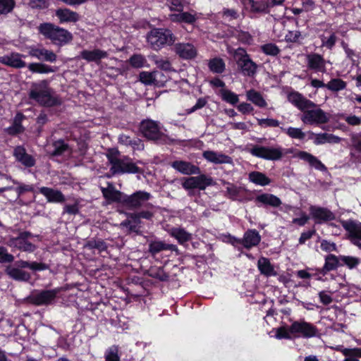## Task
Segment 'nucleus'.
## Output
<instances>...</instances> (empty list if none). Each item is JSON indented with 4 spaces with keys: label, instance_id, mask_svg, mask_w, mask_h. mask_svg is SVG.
Here are the masks:
<instances>
[{
    "label": "nucleus",
    "instance_id": "7",
    "mask_svg": "<svg viewBox=\"0 0 361 361\" xmlns=\"http://www.w3.org/2000/svg\"><path fill=\"white\" fill-rule=\"evenodd\" d=\"M236 64L244 76L253 78L257 71L258 66L251 59L246 50L238 48L235 51Z\"/></svg>",
    "mask_w": 361,
    "mask_h": 361
},
{
    "label": "nucleus",
    "instance_id": "23",
    "mask_svg": "<svg viewBox=\"0 0 361 361\" xmlns=\"http://www.w3.org/2000/svg\"><path fill=\"white\" fill-rule=\"evenodd\" d=\"M55 16L59 19V23H75L80 19V16L76 11L68 8H60L56 10Z\"/></svg>",
    "mask_w": 361,
    "mask_h": 361
},
{
    "label": "nucleus",
    "instance_id": "61",
    "mask_svg": "<svg viewBox=\"0 0 361 361\" xmlns=\"http://www.w3.org/2000/svg\"><path fill=\"white\" fill-rule=\"evenodd\" d=\"M14 261V256L8 252L6 247L0 246V264L11 263Z\"/></svg>",
    "mask_w": 361,
    "mask_h": 361
},
{
    "label": "nucleus",
    "instance_id": "40",
    "mask_svg": "<svg viewBox=\"0 0 361 361\" xmlns=\"http://www.w3.org/2000/svg\"><path fill=\"white\" fill-rule=\"evenodd\" d=\"M10 245L16 247L18 250L27 252H33L37 247L35 245L28 241L27 240H17L16 237H12L10 238Z\"/></svg>",
    "mask_w": 361,
    "mask_h": 361
},
{
    "label": "nucleus",
    "instance_id": "50",
    "mask_svg": "<svg viewBox=\"0 0 361 361\" xmlns=\"http://www.w3.org/2000/svg\"><path fill=\"white\" fill-rule=\"evenodd\" d=\"M220 94L223 101L233 106H235L239 102L238 95L230 90L221 89Z\"/></svg>",
    "mask_w": 361,
    "mask_h": 361
},
{
    "label": "nucleus",
    "instance_id": "19",
    "mask_svg": "<svg viewBox=\"0 0 361 361\" xmlns=\"http://www.w3.org/2000/svg\"><path fill=\"white\" fill-rule=\"evenodd\" d=\"M104 198L109 203L116 202L122 205L124 192L116 189L112 183H107V187H101Z\"/></svg>",
    "mask_w": 361,
    "mask_h": 361
},
{
    "label": "nucleus",
    "instance_id": "52",
    "mask_svg": "<svg viewBox=\"0 0 361 361\" xmlns=\"http://www.w3.org/2000/svg\"><path fill=\"white\" fill-rule=\"evenodd\" d=\"M85 247L90 250L96 249L99 252L106 251L108 248L107 243L102 239L91 238L89 240Z\"/></svg>",
    "mask_w": 361,
    "mask_h": 361
},
{
    "label": "nucleus",
    "instance_id": "45",
    "mask_svg": "<svg viewBox=\"0 0 361 361\" xmlns=\"http://www.w3.org/2000/svg\"><path fill=\"white\" fill-rule=\"evenodd\" d=\"M341 267H346L349 269H356L361 263L357 257L340 255Z\"/></svg>",
    "mask_w": 361,
    "mask_h": 361
},
{
    "label": "nucleus",
    "instance_id": "57",
    "mask_svg": "<svg viewBox=\"0 0 361 361\" xmlns=\"http://www.w3.org/2000/svg\"><path fill=\"white\" fill-rule=\"evenodd\" d=\"M262 51L268 56H276L280 53V49L274 43H267L261 47Z\"/></svg>",
    "mask_w": 361,
    "mask_h": 361
},
{
    "label": "nucleus",
    "instance_id": "47",
    "mask_svg": "<svg viewBox=\"0 0 361 361\" xmlns=\"http://www.w3.org/2000/svg\"><path fill=\"white\" fill-rule=\"evenodd\" d=\"M53 149L49 152L50 157H59L66 152L68 149V145L63 140H58L52 144Z\"/></svg>",
    "mask_w": 361,
    "mask_h": 361
},
{
    "label": "nucleus",
    "instance_id": "51",
    "mask_svg": "<svg viewBox=\"0 0 361 361\" xmlns=\"http://www.w3.org/2000/svg\"><path fill=\"white\" fill-rule=\"evenodd\" d=\"M148 275L162 282L168 281L170 278L169 274L165 272L162 267L149 269L148 270Z\"/></svg>",
    "mask_w": 361,
    "mask_h": 361
},
{
    "label": "nucleus",
    "instance_id": "14",
    "mask_svg": "<svg viewBox=\"0 0 361 361\" xmlns=\"http://www.w3.org/2000/svg\"><path fill=\"white\" fill-rule=\"evenodd\" d=\"M23 262V259L17 260L13 266H7L5 269V273L14 281L28 282L31 279V275L29 272L23 270L26 267H21L20 262Z\"/></svg>",
    "mask_w": 361,
    "mask_h": 361
},
{
    "label": "nucleus",
    "instance_id": "53",
    "mask_svg": "<svg viewBox=\"0 0 361 361\" xmlns=\"http://www.w3.org/2000/svg\"><path fill=\"white\" fill-rule=\"evenodd\" d=\"M128 63L134 68H141L147 63L145 57L140 54H134L128 59Z\"/></svg>",
    "mask_w": 361,
    "mask_h": 361
},
{
    "label": "nucleus",
    "instance_id": "56",
    "mask_svg": "<svg viewBox=\"0 0 361 361\" xmlns=\"http://www.w3.org/2000/svg\"><path fill=\"white\" fill-rule=\"evenodd\" d=\"M16 6L15 0H0V15H7Z\"/></svg>",
    "mask_w": 361,
    "mask_h": 361
},
{
    "label": "nucleus",
    "instance_id": "20",
    "mask_svg": "<svg viewBox=\"0 0 361 361\" xmlns=\"http://www.w3.org/2000/svg\"><path fill=\"white\" fill-rule=\"evenodd\" d=\"M308 139L313 140L315 145H321L325 143L338 144L341 141V138L334 134L327 133H314L312 131L308 132Z\"/></svg>",
    "mask_w": 361,
    "mask_h": 361
},
{
    "label": "nucleus",
    "instance_id": "13",
    "mask_svg": "<svg viewBox=\"0 0 361 361\" xmlns=\"http://www.w3.org/2000/svg\"><path fill=\"white\" fill-rule=\"evenodd\" d=\"M309 212L315 224H323L336 219V215L327 207L311 205Z\"/></svg>",
    "mask_w": 361,
    "mask_h": 361
},
{
    "label": "nucleus",
    "instance_id": "38",
    "mask_svg": "<svg viewBox=\"0 0 361 361\" xmlns=\"http://www.w3.org/2000/svg\"><path fill=\"white\" fill-rule=\"evenodd\" d=\"M257 267L260 273L267 276H275L277 272L274 270V266L270 262V260L264 257H262L257 262Z\"/></svg>",
    "mask_w": 361,
    "mask_h": 361
},
{
    "label": "nucleus",
    "instance_id": "25",
    "mask_svg": "<svg viewBox=\"0 0 361 361\" xmlns=\"http://www.w3.org/2000/svg\"><path fill=\"white\" fill-rule=\"evenodd\" d=\"M13 156L17 161L20 162L25 167L30 168L35 165L36 160L34 157L27 153L23 146H17L13 151Z\"/></svg>",
    "mask_w": 361,
    "mask_h": 361
},
{
    "label": "nucleus",
    "instance_id": "43",
    "mask_svg": "<svg viewBox=\"0 0 361 361\" xmlns=\"http://www.w3.org/2000/svg\"><path fill=\"white\" fill-rule=\"evenodd\" d=\"M27 68L29 71L34 73L45 74L56 71L55 68L42 63H30Z\"/></svg>",
    "mask_w": 361,
    "mask_h": 361
},
{
    "label": "nucleus",
    "instance_id": "24",
    "mask_svg": "<svg viewBox=\"0 0 361 361\" xmlns=\"http://www.w3.org/2000/svg\"><path fill=\"white\" fill-rule=\"evenodd\" d=\"M341 267L340 255L328 254L324 257V264L322 268L317 270L322 276H326L329 272L336 271Z\"/></svg>",
    "mask_w": 361,
    "mask_h": 361
},
{
    "label": "nucleus",
    "instance_id": "33",
    "mask_svg": "<svg viewBox=\"0 0 361 361\" xmlns=\"http://www.w3.org/2000/svg\"><path fill=\"white\" fill-rule=\"evenodd\" d=\"M80 57L87 62L99 63L102 59L108 57V54L106 51L94 49L93 50L84 49L80 51Z\"/></svg>",
    "mask_w": 361,
    "mask_h": 361
},
{
    "label": "nucleus",
    "instance_id": "12",
    "mask_svg": "<svg viewBox=\"0 0 361 361\" xmlns=\"http://www.w3.org/2000/svg\"><path fill=\"white\" fill-rule=\"evenodd\" d=\"M303 114L301 120L306 124H325L329 122V117L328 114L320 108L315 109H307L302 111Z\"/></svg>",
    "mask_w": 361,
    "mask_h": 361
},
{
    "label": "nucleus",
    "instance_id": "49",
    "mask_svg": "<svg viewBox=\"0 0 361 361\" xmlns=\"http://www.w3.org/2000/svg\"><path fill=\"white\" fill-rule=\"evenodd\" d=\"M21 267H26L32 271H42L49 269V265L44 262H38L36 261H26L20 262Z\"/></svg>",
    "mask_w": 361,
    "mask_h": 361
},
{
    "label": "nucleus",
    "instance_id": "46",
    "mask_svg": "<svg viewBox=\"0 0 361 361\" xmlns=\"http://www.w3.org/2000/svg\"><path fill=\"white\" fill-rule=\"evenodd\" d=\"M208 67L213 73L221 74L226 70V64L221 58L215 57L209 61Z\"/></svg>",
    "mask_w": 361,
    "mask_h": 361
},
{
    "label": "nucleus",
    "instance_id": "37",
    "mask_svg": "<svg viewBox=\"0 0 361 361\" xmlns=\"http://www.w3.org/2000/svg\"><path fill=\"white\" fill-rule=\"evenodd\" d=\"M25 118V115L18 112L15 116L13 124L6 129V132L10 135H17L25 131V128L22 125V121Z\"/></svg>",
    "mask_w": 361,
    "mask_h": 361
},
{
    "label": "nucleus",
    "instance_id": "42",
    "mask_svg": "<svg viewBox=\"0 0 361 361\" xmlns=\"http://www.w3.org/2000/svg\"><path fill=\"white\" fill-rule=\"evenodd\" d=\"M5 176L6 178V179H8L11 181H12V183L13 184L18 185V187L13 188V190L16 191V192L17 194L18 198H19L24 193L27 192H33V193L36 192L34 185H32V184H25V183H20L19 181H18V180H16L15 179H13L11 178V176H10L6 175Z\"/></svg>",
    "mask_w": 361,
    "mask_h": 361
},
{
    "label": "nucleus",
    "instance_id": "31",
    "mask_svg": "<svg viewBox=\"0 0 361 361\" xmlns=\"http://www.w3.org/2000/svg\"><path fill=\"white\" fill-rule=\"evenodd\" d=\"M343 228L348 233L349 239L361 240V222L354 220H343L341 221Z\"/></svg>",
    "mask_w": 361,
    "mask_h": 361
},
{
    "label": "nucleus",
    "instance_id": "48",
    "mask_svg": "<svg viewBox=\"0 0 361 361\" xmlns=\"http://www.w3.org/2000/svg\"><path fill=\"white\" fill-rule=\"evenodd\" d=\"M347 82L341 78H331L326 83V89L332 92H338L346 89Z\"/></svg>",
    "mask_w": 361,
    "mask_h": 361
},
{
    "label": "nucleus",
    "instance_id": "3",
    "mask_svg": "<svg viewBox=\"0 0 361 361\" xmlns=\"http://www.w3.org/2000/svg\"><path fill=\"white\" fill-rule=\"evenodd\" d=\"M29 97L42 106L52 107L60 104L58 98L52 96L49 82L47 80L34 82L29 92Z\"/></svg>",
    "mask_w": 361,
    "mask_h": 361
},
{
    "label": "nucleus",
    "instance_id": "63",
    "mask_svg": "<svg viewBox=\"0 0 361 361\" xmlns=\"http://www.w3.org/2000/svg\"><path fill=\"white\" fill-rule=\"evenodd\" d=\"M223 18L228 20H236L239 18V13L234 8H224L222 11Z\"/></svg>",
    "mask_w": 361,
    "mask_h": 361
},
{
    "label": "nucleus",
    "instance_id": "30",
    "mask_svg": "<svg viewBox=\"0 0 361 361\" xmlns=\"http://www.w3.org/2000/svg\"><path fill=\"white\" fill-rule=\"evenodd\" d=\"M255 203L257 207L270 206L279 207L282 202L279 197L271 193H262L255 197Z\"/></svg>",
    "mask_w": 361,
    "mask_h": 361
},
{
    "label": "nucleus",
    "instance_id": "34",
    "mask_svg": "<svg viewBox=\"0 0 361 361\" xmlns=\"http://www.w3.org/2000/svg\"><path fill=\"white\" fill-rule=\"evenodd\" d=\"M202 157L207 161L215 164H229L231 162V158L229 156L212 150L204 151Z\"/></svg>",
    "mask_w": 361,
    "mask_h": 361
},
{
    "label": "nucleus",
    "instance_id": "29",
    "mask_svg": "<svg viewBox=\"0 0 361 361\" xmlns=\"http://www.w3.org/2000/svg\"><path fill=\"white\" fill-rule=\"evenodd\" d=\"M261 239V235L256 229H247L244 233L241 241H243V246L245 249L250 250L252 247L257 246Z\"/></svg>",
    "mask_w": 361,
    "mask_h": 361
},
{
    "label": "nucleus",
    "instance_id": "5",
    "mask_svg": "<svg viewBox=\"0 0 361 361\" xmlns=\"http://www.w3.org/2000/svg\"><path fill=\"white\" fill-rule=\"evenodd\" d=\"M142 136L149 140L163 143L166 141V135L161 132L159 123L152 119L142 120L139 126Z\"/></svg>",
    "mask_w": 361,
    "mask_h": 361
},
{
    "label": "nucleus",
    "instance_id": "44",
    "mask_svg": "<svg viewBox=\"0 0 361 361\" xmlns=\"http://www.w3.org/2000/svg\"><path fill=\"white\" fill-rule=\"evenodd\" d=\"M224 184L228 185V186L226 187V196L233 201H235L238 200V197L240 195L242 191H248L246 188L240 186H237L233 183L225 182Z\"/></svg>",
    "mask_w": 361,
    "mask_h": 361
},
{
    "label": "nucleus",
    "instance_id": "9",
    "mask_svg": "<svg viewBox=\"0 0 361 361\" xmlns=\"http://www.w3.org/2000/svg\"><path fill=\"white\" fill-rule=\"evenodd\" d=\"M58 293L57 289L35 290L26 297L24 301L35 306L48 305L56 299Z\"/></svg>",
    "mask_w": 361,
    "mask_h": 361
},
{
    "label": "nucleus",
    "instance_id": "54",
    "mask_svg": "<svg viewBox=\"0 0 361 361\" xmlns=\"http://www.w3.org/2000/svg\"><path fill=\"white\" fill-rule=\"evenodd\" d=\"M105 361H121L118 355V347L117 345H112L104 353Z\"/></svg>",
    "mask_w": 361,
    "mask_h": 361
},
{
    "label": "nucleus",
    "instance_id": "1",
    "mask_svg": "<svg viewBox=\"0 0 361 361\" xmlns=\"http://www.w3.org/2000/svg\"><path fill=\"white\" fill-rule=\"evenodd\" d=\"M317 334V327L305 320L295 321L289 326H281L276 330V338L278 339L290 340L300 336L309 338L315 337Z\"/></svg>",
    "mask_w": 361,
    "mask_h": 361
},
{
    "label": "nucleus",
    "instance_id": "22",
    "mask_svg": "<svg viewBox=\"0 0 361 361\" xmlns=\"http://www.w3.org/2000/svg\"><path fill=\"white\" fill-rule=\"evenodd\" d=\"M170 165L173 169L184 175H195L200 173V167L189 161L176 160L172 161Z\"/></svg>",
    "mask_w": 361,
    "mask_h": 361
},
{
    "label": "nucleus",
    "instance_id": "39",
    "mask_svg": "<svg viewBox=\"0 0 361 361\" xmlns=\"http://www.w3.org/2000/svg\"><path fill=\"white\" fill-rule=\"evenodd\" d=\"M246 98L247 100L259 108H265L267 106V102L262 93L255 89H250L246 92Z\"/></svg>",
    "mask_w": 361,
    "mask_h": 361
},
{
    "label": "nucleus",
    "instance_id": "59",
    "mask_svg": "<svg viewBox=\"0 0 361 361\" xmlns=\"http://www.w3.org/2000/svg\"><path fill=\"white\" fill-rule=\"evenodd\" d=\"M139 80L147 85L154 84L156 81L155 75L153 72L142 71L139 74Z\"/></svg>",
    "mask_w": 361,
    "mask_h": 361
},
{
    "label": "nucleus",
    "instance_id": "17",
    "mask_svg": "<svg viewBox=\"0 0 361 361\" xmlns=\"http://www.w3.org/2000/svg\"><path fill=\"white\" fill-rule=\"evenodd\" d=\"M288 100L301 111L316 106L315 103L296 91L291 92L288 94Z\"/></svg>",
    "mask_w": 361,
    "mask_h": 361
},
{
    "label": "nucleus",
    "instance_id": "58",
    "mask_svg": "<svg viewBox=\"0 0 361 361\" xmlns=\"http://www.w3.org/2000/svg\"><path fill=\"white\" fill-rule=\"evenodd\" d=\"M338 37L335 32H331L329 37H322L321 38L322 45V47H326V49L331 50L335 47V44L337 42Z\"/></svg>",
    "mask_w": 361,
    "mask_h": 361
},
{
    "label": "nucleus",
    "instance_id": "21",
    "mask_svg": "<svg viewBox=\"0 0 361 361\" xmlns=\"http://www.w3.org/2000/svg\"><path fill=\"white\" fill-rule=\"evenodd\" d=\"M175 53L185 60H191L196 57L197 51L193 44L190 43H177L174 45Z\"/></svg>",
    "mask_w": 361,
    "mask_h": 361
},
{
    "label": "nucleus",
    "instance_id": "27",
    "mask_svg": "<svg viewBox=\"0 0 361 361\" xmlns=\"http://www.w3.org/2000/svg\"><path fill=\"white\" fill-rule=\"evenodd\" d=\"M29 55L40 61L50 63H54L57 59V56L53 51L44 48L39 49L32 47L29 51Z\"/></svg>",
    "mask_w": 361,
    "mask_h": 361
},
{
    "label": "nucleus",
    "instance_id": "32",
    "mask_svg": "<svg viewBox=\"0 0 361 361\" xmlns=\"http://www.w3.org/2000/svg\"><path fill=\"white\" fill-rule=\"evenodd\" d=\"M169 20L176 23H186L188 25H194L197 17L196 13H191L188 11H180L178 13H171L169 16Z\"/></svg>",
    "mask_w": 361,
    "mask_h": 361
},
{
    "label": "nucleus",
    "instance_id": "64",
    "mask_svg": "<svg viewBox=\"0 0 361 361\" xmlns=\"http://www.w3.org/2000/svg\"><path fill=\"white\" fill-rule=\"evenodd\" d=\"M343 355L345 357L361 358V348H345L343 350Z\"/></svg>",
    "mask_w": 361,
    "mask_h": 361
},
{
    "label": "nucleus",
    "instance_id": "8",
    "mask_svg": "<svg viewBox=\"0 0 361 361\" xmlns=\"http://www.w3.org/2000/svg\"><path fill=\"white\" fill-rule=\"evenodd\" d=\"M283 148L281 146L276 147H266L259 145H255L249 152L254 157L269 161H278L281 159L283 156Z\"/></svg>",
    "mask_w": 361,
    "mask_h": 361
},
{
    "label": "nucleus",
    "instance_id": "18",
    "mask_svg": "<svg viewBox=\"0 0 361 361\" xmlns=\"http://www.w3.org/2000/svg\"><path fill=\"white\" fill-rule=\"evenodd\" d=\"M245 9L253 14L267 13L269 11V0H243Z\"/></svg>",
    "mask_w": 361,
    "mask_h": 361
},
{
    "label": "nucleus",
    "instance_id": "6",
    "mask_svg": "<svg viewBox=\"0 0 361 361\" xmlns=\"http://www.w3.org/2000/svg\"><path fill=\"white\" fill-rule=\"evenodd\" d=\"M112 166L109 169V173L106 176L111 178L116 175H121L125 173H140L142 170L132 159L127 156H123L120 159L112 160Z\"/></svg>",
    "mask_w": 361,
    "mask_h": 361
},
{
    "label": "nucleus",
    "instance_id": "26",
    "mask_svg": "<svg viewBox=\"0 0 361 361\" xmlns=\"http://www.w3.org/2000/svg\"><path fill=\"white\" fill-rule=\"evenodd\" d=\"M39 192L43 195L50 203H63L66 201L64 195L59 190L43 186L39 188Z\"/></svg>",
    "mask_w": 361,
    "mask_h": 361
},
{
    "label": "nucleus",
    "instance_id": "36",
    "mask_svg": "<svg viewBox=\"0 0 361 361\" xmlns=\"http://www.w3.org/2000/svg\"><path fill=\"white\" fill-rule=\"evenodd\" d=\"M20 54L0 57V63L15 68H22L26 66V63L20 59Z\"/></svg>",
    "mask_w": 361,
    "mask_h": 361
},
{
    "label": "nucleus",
    "instance_id": "11",
    "mask_svg": "<svg viewBox=\"0 0 361 361\" xmlns=\"http://www.w3.org/2000/svg\"><path fill=\"white\" fill-rule=\"evenodd\" d=\"M215 184L216 182L211 176L206 174H200L197 176L185 178L182 186L185 190L198 189L204 190L208 186H213Z\"/></svg>",
    "mask_w": 361,
    "mask_h": 361
},
{
    "label": "nucleus",
    "instance_id": "4",
    "mask_svg": "<svg viewBox=\"0 0 361 361\" xmlns=\"http://www.w3.org/2000/svg\"><path fill=\"white\" fill-rule=\"evenodd\" d=\"M146 39L152 49L159 51L174 44L176 37L169 28L154 27L147 32Z\"/></svg>",
    "mask_w": 361,
    "mask_h": 361
},
{
    "label": "nucleus",
    "instance_id": "2",
    "mask_svg": "<svg viewBox=\"0 0 361 361\" xmlns=\"http://www.w3.org/2000/svg\"><path fill=\"white\" fill-rule=\"evenodd\" d=\"M37 30L45 39L58 47H63L73 40L71 32L51 23H40Z\"/></svg>",
    "mask_w": 361,
    "mask_h": 361
},
{
    "label": "nucleus",
    "instance_id": "55",
    "mask_svg": "<svg viewBox=\"0 0 361 361\" xmlns=\"http://www.w3.org/2000/svg\"><path fill=\"white\" fill-rule=\"evenodd\" d=\"M281 129L291 138L303 140L305 137V133L300 128L289 127L288 128H281Z\"/></svg>",
    "mask_w": 361,
    "mask_h": 361
},
{
    "label": "nucleus",
    "instance_id": "15",
    "mask_svg": "<svg viewBox=\"0 0 361 361\" xmlns=\"http://www.w3.org/2000/svg\"><path fill=\"white\" fill-rule=\"evenodd\" d=\"M174 252L176 255H180V250L177 245L173 244L167 243L164 240H154L148 243V252L150 255L155 257L157 255L163 251Z\"/></svg>",
    "mask_w": 361,
    "mask_h": 361
},
{
    "label": "nucleus",
    "instance_id": "28",
    "mask_svg": "<svg viewBox=\"0 0 361 361\" xmlns=\"http://www.w3.org/2000/svg\"><path fill=\"white\" fill-rule=\"evenodd\" d=\"M297 157L304 161H306L309 165L320 171H326V166L315 156L306 151H299L297 153Z\"/></svg>",
    "mask_w": 361,
    "mask_h": 361
},
{
    "label": "nucleus",
    "instance_id": "60",
    "mask_svg": "<svg viewBox=\"0 0 361 361\" xmlns=\"http://www.w3.org/2000/svg\"><path fill=\"white\" fill-rule=\"evenodd\" d=\"M320 248L322 250L331 254V252H338V247L335 243L323 239L321 240Z\"/></svg>",
    "mask_w": 361,
    "mask_h": 361
},
{
    "label": "nucleus",
    "instance_id": "16",
    "mask_svg": "<svg viewBox=\"0 0 361 361\" xmlns=\"http://www.w3.org/2000/svg\"><path fill=\"white\" fill-rule=\"evenodd\" d=\"M307 68L314 73H324L326 71V62L324 56L318 53L306 55Z\"/></svg>",
    "mask_w": 361,
    "mask_h": 361
},
{
    "label": "nucleus",
    "instance_id": "35",
    "mask_svg": "<svg viewBox=\"0 0 361 361\" xmlns=\"http://www.w3.org/2000/svg\"><path fill=\"white\" fill-rule=\"evenodd\" d=\"M169 234L171 237L174 238L178 243L181 245L192 240V233L185 231L183 228L173 227L169 231Z\"/></svg>",
    "mask_w": 361,
    "mask_h": 361
},
{
    "label": "nucleus",
    "instance_id": "41",
    "mask_svg": "<svg viewBox=\"0 0 361 361\" xmlns=\"http://www.w3.org/2000/svg\"><path fill=\"white\" fill-rule=\"evenodd\" d=\"M248 179L251 183L261 186L269 185L271 182L265 173L257 171L249 173Z\"/></svg>",
    "mask_w": 361,
    "mask_h": 361
},
{
    "label": "nucleus",
    "instance_id": "10",
    "mask_svg": "<svg viewBox=\"0 0 361 361\" xmlns=\"http://www.w3.org/2000/svg\"><path fill=\"white\" fill-rule=\"evenodd\" d=\"M152 197L151 193L145 190H137L131 195L124 193L122 206L128 209H139Z\"/></svg>",
    "mask_w": 361,
    "mask_h": 361
},
{
    "label": "nucleus",
    "instance_id": "62",
    "mask_svg": "<svg viewBox=\"0 0 361 361\" xmlns=\"http://www.w3.org/2000/svg\"><path fill=\"white\" fill-rule=\"evenodd\" d=\"M237 38L239 42L245 44H251L253 42L252 36L247 31H239L237 35Z\"/></svg>",
    "mask_w": 361,
    "mask_h": 361
}]
</instances>
